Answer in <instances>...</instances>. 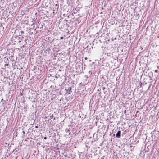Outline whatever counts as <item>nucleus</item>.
Instances as JSON below:
<instances>
[{"label":"nucleus","instance_id":"obj_1","mask_svg":"<svg viewBox=\"0 0 159 159\" xmlns=\"http://www.w3.org/2000/svg\"><path fill=\"white\" fill-rule=\"evenodd\" d=\"M66 93L68 94H70L72 92L71 87H69L68 89H66Z\"/></svg>","mask_w":159,"mask_h":159},{"label":"nucleus","instance_id":"obj_2","mask_svg":"<svg viewBox=\"0 0 159 159\" xmlns=\"http://www.w3.org/2000/svg\"><path fill=\"white\" fill-rule=\"evenodd\" d=\"M147 70H145L144 71H143V73L142 75V76L143 77V78H144L143 77V76L144 75H145L146 76H149V77L150 78H151L150 76H149V74L148 73L147 71Z\"/></svg>","mask_w":159,"mask_h":159},{"label":"nucleus","instance_id":"obj_3","mask_svg":"<svg viewBox=\"0 0 159 159\" xmlns=\"http://www.w3.org/2000/svg\"><path fill=\"white\" fill-rule=\"evenodd\" d=\"M50 48H47L45 51H44V53L45 55L47 54H48L50 53Z\"/></svg>","mask_w":159,"mask_h":159},{"label":"nucleus","instance_id":"obj_4","mask_svg":"<svg viewBox=\"0 0 159 159\" xmlns=\"http://www.w3.org/2000/svg\"><path fill=\"white\" fill-rule=\"evenodd\" d=\"M121 132L120 130H119L116 134V137L119 138L120 137Z\"/></svg>","mask_w":159,"mask_h":159},{"label":"nucleus","instance_id":"obj_5","mask_svg":"<svg viewBox=\"0 0 159 159\" xmlns=\"http://www.w3.org/2000/svg\"><path fill=\"white\" fill-rule=\"evenodd\" d=\"M2 102H3V103H2V105H4L6 104V101H5V100H4Z\"/></svg>","mask_w":159,"mask_h":159},{"label":"nucleus","instance_id":"obj_6","mask_svg":"<svg viewBox=\"0 0 159 159\" xmlns=\"http://www.w3.org/2000/svg\"><path fill=\"white\" fill-rule=\"evenodd\" d=\"M53 117V115H52L51 116H50L49 117V119L51 120L52 119Z\"/></svg>","mask_w":159,"mask_h":159},{"label":"nucleus","instance_id":"obj_7","mask_svg":"<svg viewBox=\"0 0 159 159\" xmlns=\"http://www.w3.org/2000/svg\"><path fill=\"white\" fill-rule=\"evenodd\" d=\"M13 57H11V60H12V61H13V60H13Z\"/></svg>","mask_w":159,"mask_h":159},{"label":"nucleus","instance_id":"obj_8","mask_svg":"<svg viewBox=\"0 0 159 159\" xmlns=\"http://www.w3.org/2000/svg\"><path fill=\"white\" fill-rule=\"evenodd\" d=\"M22 34H24V32L23 31H21L20 32Z\"/></svg>","mask_w":159,"mask_h":159},{"label":"nucleus","instance_id":"obj_9","mask_svg":"<svg viewBox=\"0 0 159 159\" xmlns=\"http://www.w3.org/2000/svg\"><path fill=\"white\" fill-rule=\"evenodd\" d=\"M63 37H61L60 38V39L61 40V39H63Z\"/></svg>","mask_w":159,"mask_h":159},{"label":"nucleus","instance_id":"obj_10","mask_svg":"<svg viewBox=\"0 0 159 159\" xmlns=\"http://www.w3.org/2000/svg\"><path fill=\"white\" fill-rule=\"evenodd\" d=\"M66 132H68V131H69V129H66Z\"/></svg>","mask_w":159,"mask_h":159},{"label":"nucleus","instance_id":"obj_11","mask_svg":"<svg viewBox=\"0 0 159 159\" xmlns=\"http://www.w3.org/2000/svg\"><path fill=\"white\" fill-rule=\"evenodd\" d=\"M84 59L85 60H86L87 59V58L86 57L84 58Z\"/></svg>","mask_w":159,"mask_h":159},{"label":"nucleus","instance_id":"obj_12","mask_svg":"<svg viewBox=\"0 0 159 159\" xmlns=\"http://www.w3.org/2000/svg\"><path fill=\"white\" fill-rule=\"evenodd\" d=\"M47 137H44V139H47Z\"/></svg>","mask_w":159,"mask_h":159},{"label":"nucleus","instance_id":"obj_13","mask_svg":"<svg viewBox=\"0 0 159 159\" xmlns=\"http://www.w3.org/2000/svg\"><path fill=\"white\" fill-rule=\"evenodd\" d=\"M23 133L24 134H25V132H24V131H23Z\"/></svg>","mask_w":159,"mask_h":159},{"label":"nucleus","instance_id":"obj_14","mask_svg":"<svg viewBox=\"0 0 159 159\" xmlns=\"http://www.w3.org/2000/svg\"><path fill=\"white\" fill-rule=\"evenodd\" d=\"M155 72H158V71L157 70H156L155 71Z\"/></svg>","mask_w":159,"mask_h":159},{"label":"nucleus","instance_id":"obj_15","mask_svg":"<svg viewBox=\"0 0 159 159\" xmlns=\"http://www.w3.org/2000/svg\"><path fill=\"white\" fill-rule=\"evenodd\" d=\"M89 73H91H91H92V72L91 71H89Z\"/></svg>","mask_w":159,"mask_h":159},{"label":"nucleus","instance_id":"obj_16","mask_svg":"<svg viewBox=\"0 0 159 159\" xmlns=\"http://www.w3.org/2000/svg\"><path fill=\"white\" fill-rule=\"evenodd\" d=\"M21 39H24V37H21Z\"/></svg>","mask_w":159,"mask_h":159},{"label":"nucleus","instance_id":"obj_17","mask_svg":"<svg viewBox=\"0 0 159 159\" xmlns=\"http://www.w3.org/2000/svg\"><path fill=\"white\" fill-rule=\"evenodd\" d=\"M5 65H6V66H8V64H5Z\"/></svg>","mask_w":159,"mask_h":159},{"label":"nucleus","instance_id":"obj_18","mask_svg":"<svg viewBox=\"0 0 159 159\" xmlns=\"http://www.w3.org/2000/svg\"><path fill=\"white\" fill-rule=\"evenodd\" d=\"M35 128H38V126H35Z\"/></svg>","mask_w":159,"mask_h":159},{"label":"nucleus","instance_id":"obj_19","mask_svg":"<svg viewBox=\"0 0 159 159\" xmlns=\"http://www.w3.org/2000/svg\"><path fill=\"white\" fill-rule=\"evenodd\" d=\"M19 39L20 40H22V39H20V37H19Z\"/></svg>","mask_w":159,"mask_h":159},{"label":"nucleus","instance_id":"obj_20","mask_svg":"<svg viewBox=\"0 0 159 159\" xmlns=\"http://www.w3.org/2000/svg\"><path fill=\"white\" fill-rule=\"evenodd\" d=\"M55 119H56L55 118H54L53 119V120H55Z\"/></svg>","mask_w":159,"mask_h":159},{"label":"nucleus","instance_id":"obj_21","mask_svg":"<svg viewBox=\"0 0 159 159\" xmlns=\"http://www.w3.org/2000/svg\"><path fill=\"white\" fill-rule=\"evenodd\" d=\"M24 47H25L24 45H23V46H22V47L24 48Z\"/></svg>","mask_w":159,"mask_h":159},{"label":"nucleus","instance_id":"obj_22","mask_svg":"<svg viewBox=\"0 0 159 159\" xmlns=\"http://www.w3.org/2000/svg\"><path fill=\"white\" fill-rule=\"evenodd\" d=\"M126 110H125V111H124V113H126Z\"/></svg>","mask_w":159,"mask_h":159},{"label":"nucleus","instance_id":"obj_23","mask_svg":"<svg viewBox=\"0 0 159 159\" xmlns=\"http://www.w3.org/2000/svg\"><path fill=\"white\" fill-rule=\"evenodd\" d=\"M4 101L3 99H2L1 100V102L2 101Z\"/></svg>","mask_w":159,"mask_h":159},{"label":"nucleus","instance_id":"obj_24","mask_svg":"<svg viewBox=\"0 0 159 159\" xmlns=\"http://www.w3.org/2000/svg\"><path fill=\"white\" fill-rule=\"evenodd\" d=\"M142 83H141V85H140V87H141L142 86Z\"/></svg>","mask_w":159,"mask_h":159},{"label":"nucleus","instance_id":"obj_25","mask_svg":"<svg viewBox=\"0 0 159 159\" xmlns=\"http://www.w3.org/2000/svg\"><path fill=\"white\" fill-rule=\"evenodd\" d=\"M20 42H21V41H20H20H19V43H20Z\"/></svg>","mask_w":159,"mask_h":159},{"label":"nucleus","instance_id":"obj_26","mask_svg":"<svg viewBox=\"0 0 159 159\" xmlns=\"http://www.w3.org/2000/svg\"><path fill=\"white\" fill-rule=\"evenodd\" d=\"M7 59L8 60V58H7Z\"/></svg>","mask_w":159,"mask_h":159}]
</instances>
